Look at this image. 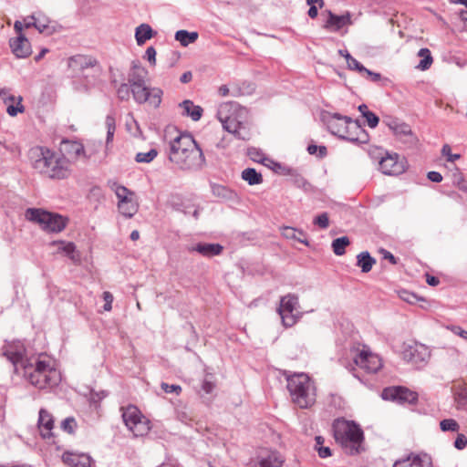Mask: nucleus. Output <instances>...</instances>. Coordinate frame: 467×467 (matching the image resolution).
<instances>
[{"mask_svg": "<svg viewBox=\"0 0 467 467\" xmlns=\"http://www.w3.org/2000/svg\"><path fill=\"white\" fill-rule=\"evenodd\" d=\"M169 161L182 170H196L205 161L202 149L190 134H181L170 141Z\"/></svg>", "mask_w": 467, "mask_h": 467, "instance_id": "1", "label": "nucleus"}, {"mask_svg": "<svg viewBox=\"0 0 467 467\" xmlns=\"http://www.w3.org/2000/svg\"><path fill=\"white\" fill-rule=\"evenodd\" d=\"M29 158L33 168L50 179L61 180L69 175L67 158L55 153L48 148H32Z\"/></svg>", "mask_w": 467, "mask_h": 467, "instance_id": "2", "label": "nucleus"}, {"mask_svg": "<svg viewBox=\"0 0 467 467\" xmlns=\"http://www.w3.org/2000/svg\"><path fill=\"white\" fill-rule=\"evenodd\" d=\"M20 369L24 377L39 389L52 388L60 381L59 372L53 367L51 360L43 354L24 361Z\"/></svg>", "mask_w": 467, "mask_h": 467, "instance_id": "3", "label": "nucleus"}, {"mask_svg": "<svg viewBox=\"0 0 467 467\" xmlns=\"http://www.w3.org/2000/svg\"><path fill=\"white\" fill-rule=\"evenodd\" d=\"M332 431L336 442L347 454L356 455L364 451V431L355 421L336 419L332 423Z\"/></svg>", "mask_w": 467, "mask_h": 467, "instance_id": "4", "label": "nucleus"}, {"mask_svg": "<svg viewBox=\"0 0 467 467\" xmlns=\"http://www.w3.org/2000/svg\"><path fill=\"white\" fill-rule=\"evenodd\" d=\"M282 375L286 379V388L293 403L300 409H307L315 404L316 387L306 373L283 370Z\"/></svg>", "mask_w": 467, "mask_h": 467, "instance_id": "5", "label": "nucleus"}, {"mask_svg": "<svg viewBox=\"0 0 467 467\" xmlns=\"http://www.w3.org/2000/svg\"><path fill=\"white\" fill-rule=\"evenodd\" d=\"M237 105L223 104L218 109V119L223 125V128L232 133L238 140H246L250 139L251 132L247 120L239 119L238 116L233 112L231 115H226L232 109L235 111Z\"/></svg>", "mask_w": 467, "mask_h": 467, "instance_id": "6", "label": "nucleus"}, {"mask_svg": "<svg viewBox=\"0 0 467 467\" xmlns=\"http://www.w3.org/2000/svg\"><path fill=\"white\" fill-rule=\"evenodd\" d=\"M25 215L28 221L38 223L44 231L48 233H60L66 228L67 223L66 217L38 208L26 209Z\"/></svg>", "mask_w": 467, "mask_h": 467, "instance_id": "7", "label": "nucleus"}, {"mask_svg": "<svg viewBox=\"0 0 467 467\" xmlns=\"http://www.w3.org/2000/svg\"><path fill=\"white\" fill-rule=\"evenodd\" d=\"M299 306V298L296 294H287L280 298V305L277 308L282 323L285 327H291L297 323L300 317L295 314Z\"/></svg>", "mask_w": 467, "mask_h": 467, "instance_id": "8", "label": "nucleus"}, {"mask_svg": "<svg viewBox=\"0 0 467 467\" xmlns=\"http://www.w3.org/2000/svg\"><path fill=\"white\" fill-rule=\"evenodd\" d=\"M403 358L413 366L420 368L427 365L431 358V350L423 344L414 343L407 346L403 352Z\"/></svg>", "mask_w": 467, "mask_h": 467, "instance_id": "9", "label": "nucleus"}, {"mask_svg": "<svg viewBox=\"0 0 467 467\" xmlns=\"http://www.w3.org/2000/svg\"><path fill=\"white\" fill-rule=\"evenodd\" d=\"M131 94L134 100L139 104L149 102L154 108H158L161 102L162 91L159 88H150L146 86V83L140 84V87L136 85L130 86Z\"/></svg>", "mask_w": 467, "mask_h": 467, "instance_id": "10", "label": "nucleus"}, {"mask_svg": "<svg viewBox=\"0 0 467 467\" xmlns=\"http://www.w3.org/2000/svg\"><path fill=\"white\" fill-rule=\"evenodd\" d=\"M321 119L331 134L342 139L348 129L350 117L339 113L324 112L321 116Z\"/></svg>", "mask_w": 467, "mask_h": 467, "instance_id": "11", "label": "nucleus"}, {"mask_svg": "<svg viewBox=\"0 0 467 467\" xmlns=\"http://www.w3.org/2000/svg\"><path fill=\"white\" fill-rule=\"evenodd\" d=\"M381 397L386 400H392L398 403L413 404L418 400V394L406 387H388L382 390Z\"/></svg>", "mask_w": 467, "mask_h": 467, "instance_id": "12", "label": "nucleus"}, {"mask_svg": "<svg viewBox=\"0 0 467 467\" xmlns=\"http://www.w3.org/2000/svg\"><path fill=\"white\" fill-rule=\"evenodd\" d=\"M379 165L382 173L387 175H400L406 171L403 160L400 161L397 153L386 152L385 156L380 157Z\"/></svg>", "mask_w": 467, "mask_h": 467, "instance_id": "13", "label": "nucleus"}, {"mask_svg": "<svg viewBox=\"0 0 467 467\" xmlns=\"http://www.w3.org/2000/svg\"><path fill=\"white\" fill-rule=\"evenodd\" d=\"M26 348L21 342H14L3 348V355L14 365L15 371L19 372L24 361L29 358H25Z\"/></svg>", "mask_w": 467, "mask_h": 467, "instance_id": "14", "label": "nucleus"}, {"mask_svg": "<svg viewBox=\"0 0 467 467\" xmlns=\"http://www.w3.org/2000/svg\"><path fill=\"white\" fill-rule=\"evenodd\" d=\"M354 362L368 373H376L382 366L379 356L364 350L355 357Z\"/></svg>", "mask_w": 467, "mask_h": 467, "instance_id": "15", "label": "nucleus"}, {"mask_svg": "<svg viewBox=\"0 0 467 467\" xmlns=\"http://www.w3.org/2000/svg\"><path fill=\"white\" fill-rule=\"evenodd\" d=\"M342 140H346L355 143H367L369 140L368 132L363 129L359 121L353 120L348 124L346 133H344Z\"/></svg>", "mask_w": 467, "mask_h": 467, "instance_id": "16", "label": "nucleus"}, {"mask_svg": "<svg viewBox=\"0 0 467 467\" xmlns=\"http://www.w3.org/2000/svg\"><path fill=\"white\" fill-rule=\"evenodd\" d=\"M9 46L14 55L18 58H26L32 53L30 42L24 34H20L16 38H11Z\"/></svg>", "mask_w": 467, "mask_h": 467, "instance_id": "17", "label": "nucleus"}, {"mask_svg": "<svg viewBox=\"0 0 467 467\" xmlns=\"http://www.w3.org/2000/svg\"><path fill=\"white\" fill-rule=\"evenodd\" d=\"M352 23L351 15L349 12H347L341 16H337L331 11H328V18L324 25V28L327 30L337 32L342 27L352 25Z\"/></svg>", "mask_w": 467, "mask_h": 467, "instance_id": "18", "label": "nucleus"}, {"mask_svg": "<svg viewBox=\"0 0 467 467\" xmlns=\"http://www.w3.org/2000/svg\"><path fill=\"white\" fill-rule=\"evenodd\" d=\"M63 462L70 467H90L92 459L86 453L66 451L62 455Z\"/></svg>", "mask_w": 467, "mask_h": 467, "instance_id": "19", "label": "nucleus"}, {"mask_svg": "<svg viewBox=\"0 0 467 467\" xmlns=\"http://www.w3.org/2000/svg\"><path fill=\"white\" fill-rule=\"evenodd\" d=\"M148 75V71L141 66L139 60H134L131 63L130 69L128 73V83L130 86L136 85L140 87V84L146 83L145 78Z\"/></svg>", "mask_w": 467, "mask_h": 467, "instance_id": "20", "label": "nucleus"}, {"mask_svg": "<svg viewBox=\"0 0 467 467\" xmlns=\"http://www.w3.org/2000/svg\"><path fill=\"white\" fill-rule=\"evenodd\" d=\"M189 252H197L204 257H213L219 255L223 251V246L220 244L198 243L188 248Z\"/></svg>", "mask_w": 467, "mask_h": 467, "instance_id": "21", "label": "nucleus"}, {"mask_svg": "<svg viewBox=\"0 0 467 467\" xmlns=\"http://www.w3.org/2000/svg\"><path fill=\"white\" fill-rule=\"evenodd\" d=\"M37 423L40 434L44 439H48L53 436L52 430L54 428V419L47 410L41 409L39 410Z\"/></svg>", "mask_w": 467, "mask_h": 467, "instance_id": "22", "label": "nucleus"}, {"mask_svg": "<svg viewBox=\"0 0 467 467\" xmlns=\"http://www.w3.org/2000/svg\"><path fill=\"white\" fill-rule=\"evenodd\" d=\"M395 136L409 147H413L418 143L417 136L412 132L410 125L405 122H400L396 130L393 131Z\"/></svg>", "mask_w": 467, "mask_h": 467, "instance_id": "23", "label": "nucleus"}, {"mask_svg": "<svg viewBox=\"0 0 467 467\" xmlns=\"http://www.w3.org/2000/svg\"><path fill=\"white\" fill-rule=\"evenodd\" d=\"M0 99H3V101L7 104L8 102H11L13 103L16 98L11 94H9V89L8 88H1L0 89ZM23 99L21 96L17 97V105L16 106H14L12 104H9L7 106V113L12 116V117H15L17 115V113H22L24 112L25 110V107L21 104Z\"/></svg>", "mask_w": 467, "mask_h": 467, "instance_id": "24", "label": "nucleus"}, {"mask_svg": "<svg viewBox=\"0 0 467 467\" xmlns=\"http://www.w3.org/2000/svg\"><path fill=\"white\" fill-rule=\"evenodd\" d=\"M393 467H431V462L428 459H422L411 453L404 459L396 461Z\"/></svg>", "mask_w": 467, "mask_h": 467, "instance_id": "25", "label": "nucleus"}, {"mask_svg": "<svg viewBox=\"0 0 467 467\" xmlns=\"http://www.w3.org/2000/svg\"><path fill=\"white\" fill-rule=\"evenodd\" d=\"M61 151L67 155L69 158H78L84 154V146L78 141H72L63 140L61 142Z\"/></svg>", "mask_w": 467, "mask_h": 467, "instance_id": "26", "label": "nucleus"}, {"mask_svg": "<svg viewBox=\"0 0 467 467\" xmlns=\"http://www.w3.org/2000/svg\"><path fill=\"white\" fill-rule=\"evenodd\" d=\"M179 107L182 109V116L190 117L194 121L199 120L202 115V109L200 106L194 105L190 99L183 100L179 104Z\"/></svg>", "mask_w": 467, "mask_h": 467, "instance_id": "27", "label": "nucleus"}, {"mask_svg": "<svg viewBox=\"0 0 467 467\" xmlns=\"http://www.w3.org/2000/svg\"><path fill=\"white\" fill-rule=\"evenodd\" d=\"M376 264V259L368 251L361 252L357 255V266L361 268L362 273H368Z\"/></svg>", "mask_w": 467, "mask_h": 467, "instance_id": "28", "label": "nucleus"}, {"mask_svg": "<svg viewBox=\"0 0 467 467\" xmlns=\"http://www.w3.org/2000/svg\"><path fill=\"white\" fill-rule=\"evenodd\" d=\"M154 31L148 24H141L136 28L135 38L139 46L143 45L154 36Z\"/></svg>", "mask_w": 467, "mask_h": 467, "instance_id": "29", "label": "nucleus"}, {"mask_svg": "<svg viewBox=\"0 0 467 467\" xmlns=\"http://www.w3.org/2000/svg\"><path fill=\"white\" fill-rule=\"evenodd\" d=\"M142 417L141 413L134 406L128 407L122 413L123 421L129 429L134 426Z\"/></svg>", "mask_w": 467, "mask_h": 467, "instance_id": "30", "label": "nucleus"}, {"mask_svg": "<svg viewBox=\"0 0 467 467\" xmlns=\"http://www.w3.org/2000/svg\"><path fill=\"white\" fill-rule=\"evenodd\" d=\"M283 235L287 239H294L306 246H309L306 234L303 230H297L296 228L286 226L283 229Z\"/></svg>", "mask_w": 467, "mask_h": 467, "instance_id": "31", "label": "nucleus"}, {"mask_svg": "<svg viewBox=\"0 0 467 467\" xmlns=\"http://www.w3.org/2000/svg\"><path fill=\"white\" fill-rule=\"evenodd\" d=\"M284 461L275 451H271L265 457H260L258 460L259 467H281Z\"/></svg>", "mask_w": 467, "mask_h": 467, "instance_id": "32", "label": "nucleus"}, {"mask_svg": "<svg viewBox=\"0 0 467 467\" xmlns=\"http://www.w3.org/2000/svg\"><path fill=\"white\" fill-rule=\"evenodd\" d=\"M198 37L199 34L195 31L189 32L182 29L175 33V40L179 41L182 47H187L188 45L194 43Z\"/></svg>", "mask_w": 467, "mask_h": 467, "instance_id": "33", "label": "nucleus"}, {"mask_svg": "<svg viewBox=\"0 0 467 467\" xmlns=\"http://www.w3.org/2000/svg\"><path fill=\"white\" fill-rule=\"evenodd\" d=\"M211 190L214 196L224 200H233L235 197V192L233 190L222 184L212 183Z\"/></svg>", "mask_w": 467, "mask_h": 467, "instance_id": "34", "label": "nucleus"}, {"mask_svg": "<svg viewBox=\"0 0 467 467\" xmlns=\"http://www.w3.org/2000/svg\"><path fill=\"white\" fill-rule=\"evenodd\" d=\"M241 177L249 185H257L263 182V176L254 168H246L242 171Z\"/></svg>", "mask_w": 467, "mask_h": 467, "instance_id": "35", "label": "nucleus"}, {"mask_svg": "<svg viewBox=\"0 0 467 467\" xmlns=\"http://www.w3.org/2000/svg\"><path fill=\"white\" fill-rule=\"evenodd\" d=\"M119 213L127 218H131L138 210L137 204L131 198L123 200V202H118Z\"/></svg>", "mask_w": 467, "mask_h": 467, "instance_id": "36", "label": "nucleus"}, {"mask_svg": "<svg viewBox=\"0 0 467 467\" xmlns=\"http://www.w3.org/2000/svg\"><path fill=\"white\" fill-rule=\"evenodd\" d=\"M54 244H57L59 245L58 250L62 251L73 262H77L79 260V255L76 254V245L73 243H66L63 241H59L54 242Z\"/></svg>", "mask_w": 467, "mask_h": 467, "instance_id": "37", "label": "nucleus"}, {"mask_svg": "<svg viewBox=\"0 0 467 467\" xmlns=\"http://www.w3.org/2000/svg\"><path fill=\"white\" fill-rule=\"evenodd\" d=\"M418 56L422 57V59L416 67L422 71L429 69L433 62L431 51L426 47L420 48Z\"/></svg>", "mask_w": 467, "mask_h": 467, "instance_id": "38", "label": "nucleus"}, {"mask_svg": "<svg viewBox=\"0 0 467 467\" xmlns=\"http://www.w3.org/2000/svg\"><path fill=\"white\" fill-rule=\"evenodd\" d=\"M70 63H76L79 66L80 69H85L88 67H93L97 66L98 61L96 58L90 57H85V56H75L70 57L69 59Z\"/></svg>", "mask_w": 467, "mask_h": 467, "instance_id": "39", "label": "nucleus"}, {"mask_svg": "<svg viewBox=\"0 0 467 467\" xmlns=\"http://www.w3.org/2000/svg\"><path fill=\"white\" fill-rule=\"evenodd\" d=\"M349 244V238L348 236H342L333 240L331 247L336 255H343L346 253V247Z\"/></svg>", "mask_w": 467, "mask_h": 467, "instance_id": "40", "label": "nucleus"}, {"mask_svg": "<svg viewBox=\"0 0 467 467\" xmlns=\"http://www.w3.org/2000/svg\"><path fill=\"white\" fill-rule=\"evenodd\" d=\"M149 421L142 417L139 420L134 426L130 427L129 430L133 432L136 437L143 436L147 434L150 431Z\"/></svg>", "mask_w": 467, "mask_h": 467, "instance_id": "41", "label": "nucleus"}, {"mask_svg": "<svg viewBox=\"0 0 467 467\" xmlns=\"http://www.w3.org/2000/svg\"><path fill=\"white\" fill-rule=\"evenodd\" d=\"M110 189L114 191L115 194L117 195L119 199L118 202H123V200L129 199L130 198V196L133 195V192L127 187L119 185L115 182L110 185Z\"/></svg>", "mask_w": 467, "mask_h": 467, "instance_id": "42", "label": "nucleus"}, {"mask_svg": "<svg viewBox=\"0 0 467 467\" xmlns=\"http://www.w3.org/2000/svg\"><path fill=\"white\" fill-rule=\"evenodd\" d=\"M105 124L107 127L106 144L108 146L112 141L116 130L115 118L112 115H108L106 117Z\"/></svg>", "mask_w": 467, "mask_h": 467, "instance_id": "43", "label": "nucleus"}, {"mask_svg": "<svg viewBox=\"0 0 467 467\" xmlns=\"http://www.w3.org/2000/svg\"><path fill=\"white\" fill-rule=\"evenodd\" d=\"M157 155L158 150L156 149H150L148 152H138L135 156V161L137 162L150 163Z\"/></svg>", "mask_w": 467, "mask_h": 467, "instance_id": "44", "label": "nucleus"}, {"mask_svg": "<svg viewBox=\"0 0 467 467\" xmlns=\"http://www.w3.org/2000/svg\"><path fill=\"white\" fill-rule=\"evenodd\" d=\"M345 52L348 68L351 70H357L363 75L367 68L356 58H354L348 51Z\"/></svg>", "mask_w": 467, "mask_h": 467, "instance_id": "45", "label": "nucleus"}, {"mask_svg": "<svg viewBox=\"0 0 467 467\" xmlns=\"http://www.w3.org/2000/svg\"><path fill=\"white\" fill-rule=\"evenodd\" d=\"M399 296L401 300L410 304L414 305L419 301H423L424 299L418 296L416 294L410 292L408 290H400L399 292Z\"/></svg>", "mask_w": 467, "mask_h": 467, "instance_id": "46", "label": "nucleus"}, {"mask_svg": "<svg viewBox=\"0 0 467 467\" xmlns=\"http://www.w3.org/2000/svg\"><path fill=\"white\" fill-rule=\"evenodd\" d=\"M440 428L442 431H458L460 425L453 419H445L440 422Z\"/></svg>", "mask_w": 467, "mask_h": 467, "instance_id": "47", "label": "nucleus"}, {"mask_svg": "<svg viewBox=\"0 0 467 467\" xmlns=\"http://www.w3.org/2000/svg\"><path fill=\"white\" fill-rule=\"evenodd\" d=\"M131 88L129 83H122L117 89L118 98L122 101H128L130 98Z\"/></svg>", "mask_w": 467, "mask_h": 467, "instance_id": "48", "label": "nucleus"}, {"mask_svg": "<svg viewBox=\"0 0 467 467\" xmlns=\"http://www.w3.org/2000/svg\"><path fill=\"white\" fill-rule=\"evenodd\" d=\"M455 403L458 410L467 411V390H462L455 395Z\"/></svg>", "mask_w": 467, "mask_h": 467, "instance_id": "49", "label": "nucleus"}, {"mask_svg": "<svg viewBox=\"0 0 467 467\" xmlns=\"http://www.w3.org/2000/svg\"><path fill=\"white\" fill-rule=\"evenodd\" d=\"M76 428L77 421L73 417H67L61 422V429L69 434H73Z\"/></svg>", "mask_w": 467, "mask_h": 467, "instance_id": "50", "label": "nucleus"}, {"mask_svg": "<svg viewBox=\"0 0 467 467\" xmlns=\"http://www.w3.org/2000/svg\"><path fill=\"white\" fill-rule=\"evenodd\" d=\"M313 223L321 229H327L329 226V218L327 213H322L314 218Z\"/></svg>", "mask_w": 467, "mask_h": 467, "instance_id": "51", "label": "nucleus"}, {"mask_svg": "<svg viewBox=\"0 0 467 467\" xmlns=\"http://www.w3.org/2000/svg\"><path fill=\"white\" fill-rule=\"evenodd\" d=\"M307 152L310 154V155H314L316 154L317 151H318V157L319 158H324L327 156V149L326 146H317V145H315V144H309L307 146Z\"/></svg>", "mask_w": 467, "mask_h": 467, "instance_id": "52", "label": "nucleus"}, {"mask_svg": "<svg viewBox=\"0 0 467 467\" xmlns=\"http://www.w3.org/2000/svg\"><path fill=\"white\" fill-rule=\"evenodd\" d=\"M215 389V383L212 380L211 376H206L201 385V390L205 394H211Z\"/></svg>", "mask_w": 467, "mask_h": 467, "instance_id": "53", "label": "nucleus"}, {"mask_svg": "<svg viewBox=\"0 0 467 467\" xmlns=\"http://www.w3.org/2000/svg\"><path fill=\"white\" fill-rule=\"evenodd\" d=\"M292 177L293 183L298 188H306L308 185L307 181L294 169V175Z\"/></svg>", "mask_w": 467, "mask_h": 467, "instance_id": "54", "label": "nucleus"}, {"mask_svg": "<svg viewBox=\"0 0 467 467\" xmlns=\"http://www.w3.org/2000/svg\"><path fill=\"white\" fill-rule=\"evenodd\" d=\"M369 128L374 129L379 122V118L372 111L367 112L364 116Z\"/></svg>", "mask_w": 467, "mask_h": 467, "instance_id": "55", "label": "nucleus"}, {"mask_svg": "<svg viewBox=\"0 0 467 467\" xmlns=\"http://www.w3.org/2000/svg\"><path fill=\"white\" fill-rule=\"evenodd\" d=\"M161 388L165 393L175 392L177 395H179L182 392V387L180 385H175V384L170 385L166 382H161Z\"/></svg>", "mask_w": 467, "mask_h": 467, "instance_id": "56", "label": "nucleus"}, {"mask_svg": "<svg viewBox=\"0 0 467 467\" xmlns=\"http://www.w3.org/2000/svg\"><path fill=\"white\" fill-rule=\"evenodd\" d=\"M275 171L281 174V175H294V169L284 166L281 163L275 162Z\"/></svg>", "mask_w": 467, "mask_h": 467, "instance_id": "57", "label": "nucleus"}, {"mask_svg": "<svg viewBox=\"0 0 467 467\" xmlns=\"http://www.w3.org/2000/svg\"><path fill=\"white\" fill-rule=\"evenodd\" d=\"M248 156L250 157V159L252 161H257V162H264V161L265 160V159L262 158L263 153L255 148H252V149L248 150Z\"/></svg>", "mask_w": 467, "mask_h": 467, "instance_id": "58", "label": "nucleus"}, {"mask_svg": "<svg viewBox=\"0 0 467 467\" xmlns=\"http://www.w3.org/2000/svg\"><path fill=\"white\" fill-rule=\"evenodd\" d=\"M103 299L105 301V304L103 306L104 310L110 311L112 308V301H113L112 294L109 291L103 292Z\"/></svg>", "mask_w": 467, "mask_h": 467, "instance_id": "59", "label": "nucleus"}, {"mask_svg": "<svg viewBox=\"0 0 467 467\" xmlns=\"http://www.w3.org/2000/svg\"><path fill=\"white\" fill-rule=\"evenodd\" d=\"M144 57L151 64L155 65L156 63V50L153 47H149L146 49Z\"/></svg>", "mask_w": 467, "mask_h": 467, "instance_id": "60", "label": "nucleus"}, {"mask_svg": "<svg viewBox=\"0 0 467 467\" xmlns=\"http://www.w3.org/2000/svg\"><path fill=\"white\" fill-rule=\"evenodd\" d=\"M467 445V438L465 435L463 434H458L457 435V438L454 441V446L456 449L458 450H462L466 447Z\"/></svg>", "mask_w": 467, "mask_h": 467, "instance_id": "61", "label": "nucleus"}, {"mask_svg": "<svg viewBox=\"0 0 467 467\" xmlns=\"http://www.w3.org/2000/svg\"><path fill=\"white\" fill-rule=\"evenodd\" d=\"M363 76H366L368 78H369L372 82H379L381 79V75L377 72H373L369 69H366Z\"/></svg>", "mask_w": 467, "mask_h": 467, "instance_id": "62", "label": "nucleus"}, {"mask_svg": "<svg viewBox=\"0 0 467 467\" xmlns=\"http://www.w3.org/2000/svg\"><path fill=\"white\" fill-rule=\"evenodd\" d=\"M427 178L433 182H441L442 181V175L438 171H429Z\"/></svg>", "mask_w": 467, "mask_h": 467, "instance_id": "63", "label": "nucleus"}, {"mask_svg": "<svg viewBox=\"0 0 467 467\" xmlns=\"http://www.w3.org/2000/svg\"><path fill=\"white\" fill-rule=\"evenodd\" d=\"M383 258L389 260L392 265H396L398 263V259L388 250L381 249L380 250Z\"/></svg>", "mask_w": 467, "mask_h": 467, "instance_id": "64", "label": "nucleus"}]
</instances>
